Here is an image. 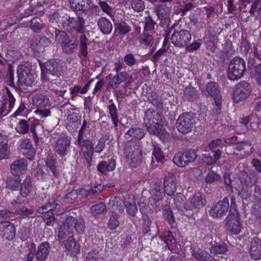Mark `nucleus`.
<instances>
[{
    "label": "nucleus",
    "instance_id": "f257e3e1",
    "mask_svg": "<svg viewBox=\"0 0 261 261\" xmlns=\"http://www.w3.org/2000/svg\"><path fill=\"white\" fill-rule=\"evenodd\" d=\"M66 227L68 231L69 235L71 234L68 237L66 243V251L70 252L72 255H75L80 251V246L76 242L75 240L73 238L72 234L74 230L79 233L83 232L85 224L83 219L81 218H77L74 217L72 214L76 215V213L71 210L66 212Z\"/></svg>",
    "mask_w": 261,
    "mask_h": 261
},
{
    "label": "nucleus",
    "instance_id": "f03ea898",
    "mask_svg": "<svg viewBox=\"0 0 261 261\" xmlns=\"http://www.w3.org/2000/svg\"><path fill=\"white\" fill-rule=\"evenodd\" d=\"M161 120V116L156 111L151 109L145 111L144 124L148 132L164 139L169 135L159 124Z\"/></svg>",
    "mask_w": 261,
    "mask_h": 261
},
{
    "label": "nucleus",
    "instance_id": "7ed1b4c3",
    "mask_svg": "<svg viewBox=\"0 0 261 261\" xmlns=\"http://www.w3.org/2000/svg\"><path fill=\"white\" fill-rule=\"evenodd\" d=\"M124 154L128 165L132 168L139 166L143 159V151L140 142L130 140L124 145Z\"/></svg>",
    "mask_w": 261,
    "mask_h": 261
},
{
    "label": "nucleus",
    "instance_id": "20e7f679",
    "mask_svg": "<svg viewBox=\"0 0 261 261\" xmlns=\"http://www.w3.org/2000/svg\"><path fill=\"white\" fill-rule=\"evenodd\" d=\"M65 63L59 60H51L47 61L43 65H41V77L43 81L49 80V75L59 77L64 76Z\"/></svg>",
    "mask_w": 261,
    "mask_h": 261
},
{
    "label": "nucleus",
    "instance_id": "39448f33",
    "mask_svg": "<svg viewBox=\"0 0 261 261\" xmlns=\"http://www.w3.org/2000/svg\"><path fill=\"white\" fill-rule=\"evenodd\" d=\"M231 205L229 215L226 220V227L230 232L237 234L240 233L241 229V223L239 212L237 210L233 197L231 198Z\"/></svg>",
    "mask_w": 261,
    "mask_h": 261
},
{
    "label": "nucleus",
    "instance_id": "423d86ee",
    "mask_svg": "<svg viewBox=\"0 0 261 261\" xmlns=\"http://www.w3.org/2000/svg\"><path fill=\"white\" fill-rule=\"evenodd\" d=\"M246 69L245 61L241 58L235 57L229 64L227 77L231 81L239 79L243 76Z\"/></svg>",
    "mask_w": 261,
    "mask_h": 261
},
{
    "label": "nucleus",
    "instance_id": "0eeeda50",
    "mask_svg": "<svg viewBox=\"0 0 261 261\" xmlns=\"http://www.w3.org/2000/svg\"><path fill=\"white\" fill-rule=\"evenodd\" d=\"M202 92L205 96H210L213 99L216 107V113L220 114L221 111L222 96L218 83L215 82H208Z\"/></svg>",
    "mask_w": 261,
    "mask_h": 261
},
{
    "label": "nucleus",
    "instance_id": "6e6552de",
    "mask_svg": "<svg viewBox=\"0 0 261 261\" xmlns=\"http://www.w3.org/2000/svg\"><path fill=\"white\" fill-rule=\"evenodd\" d=\"M195 123L194 115L191 113H184L179 115L176 124L179 132L182 134H187L192 130Z\"/></svg>",
    "mask_w": 261,
    "mask_h": 261
},
{
    "label": "nucleus",
    "instance_id": "1a4fd4ad",
    "mask_svg": "<svg viewBox=\"0 0 261 261\" xmlns=\"http://www.w3.org/2000/svg\"><path fill=\"white\" fill-rule=\"evenodd\" d=\"M251 92V87L249 83L242 81L235 86L232 99L236 103L244 101L248 98Z\"/></svg>",
    "mask_w": 261,
    "mask_h": 261
},
{
    "label": "nucleus",
    "instance_id": "9d476101",
    "mask_svg": "<svg viewBox=\"0 0 261 261\" xmlns=\"http://www.w3.org/2000/svg\"><path fill=\"white\" fill-rule=\"evenodd\" d=\"M28 64L20 65L17 67L18 82L21 85L31 86L34 82V76Z\"/></svg>",
    "mask_w": 261,
    "mask_h": 261
},
{
    "label": "nucleus",
    "instance_id": "9b49d317",
    "mask_svg": "<svg viewBox=\"0 0 261 261\" xmlns=\"http://www.w3.org/2000/svg\"><path fill=\"white\" fill-rule=\"evenodd\" d=\"M191 34L187 30L174 31L171 37L172 43L176 47L186 46L191 40Z\"/></svg>",
    "mask_w": 261,
    "mask_h": 261
},
{
    "label": "nucleus",
    "instance_id": "f8f14e48",
    "mask_svg": "<svg viewBox=\"0 0 261 261\" xmlns=\"http://www.w3.org/2000/svg\"><path fill=\"white\" fill-rule=\"evenodd\" d=\"M228 209L229 200L228 197H225L212 207L210 211V215L213 218H221L226 215Z\"/></svg>",
    "mask_w": 261,
    "mask_h": 261
},
{
    "label": "nucleus",
    "instance_id": "ddd939ff",
    "mask_svg": "<svg viewBox=\"0 0 261 261\" xmlns=\"http://www.w3.org/2000/svg\"><path fill=\"white\" fill-rule=\"evenodd\" d=\"M206 203L205 196L200 193H197L190 198V203H186L185 210L198 212Z\"/></svg>",
    "mask_w": 261,
    "mask_h": 261
},
{
    "label": "nucleus",
    "instance_id": "4468645a",
    "mask_svg": "<svg viewBox=\"0 0 261 261\" xmlns=\"http://www.w3.org/2000/svg\"><path fill=\"white\" fill-rule=\"evenodd\" d=\"M76 143L80 147L83 156L87 163L91 166L94 152V146L92 141L89 139H84L80 141H76Z\"/></svg>",
    "mask_w": 261,
    "mask_h": 261
},
{
    "label": "nucleus",
    "instance_id": "2eb2a0df",
    "mask_svg": "<svg viewBox=\"0 0 261 261\" xmlns=\"http://www.w3.org/2000/svg\"><path fill=\"white\" fill-rule=\"evenodd\" d=\"M0 236L8 241H12L15 237V227L13 224L6 221L0 223Z\"/></svg>",
    "mask_w": 261,
    "mask_h": 261
},
{
    "label": "nucleus",
    "instance_id": "dca6fc26",
    "mask_svg": "<svg viewBox=\"0 0 261 261\" xmlns=\"http://www.w3.org/2000/svg\"><path fill=\"white\" fill-rule=\"evenodd\" d=\"M19 146L23 150L24 156L30 161H33L36 154V151L31 140L28 138L21 140Z\"/></svg>",
    "mask_w": 261,
    "mask_h": 261
},
{
    "label": "nucleus",
    "instance_id": "f3484780",
    "mask_svg": "<svg viewBox=\"0 0 261 261\" xmlns=\"http://www.w3.org/2000/svg\"><path fill=\"white\" fill-rule=\"evenodd\" d=\"M28 166L27 160L24 159L16 160L10 166V170L13 175H18L24 174Z\"/></svg>",
    "mask_w": 261,
    "mask_h": 261
},
{
    "label": "nucleus",
    "instance_id": "a211bd4d",
    "mask_svg": "<svg viewBox=\"0 0 261 261\" xmlns=\"http://www.w3.org/2000/svg\"><path fill=\"white\" fill-rule=\"evenodd\" d=\"M67 30H74L79 33H83L85 30L84 19L80 16L70 17L68 20Z\"/></svg>",
    "mask_w": 261,
    "mask_h": 261
},
{
    "label": "nucleus",
    "instance_id": "6ab92c4d",
    "mask_svg": "<svg viewBox=\"0 0 261 261\" xmlns=\"http://www.w3.org/2000/svg\"><path fill=\"white\" fill-rule=\"evenodd\" d=\"M190 250L192 256L199 261H217L207 252L199 248L191 247Z\"/></svg>",
    "mask_w": 261,
    "mask_h": 261
},
{
    "label": "nucleus",
    "instance_id": "aec40b11",
    "mask_svg": "<svg viewBox=\"0 0 261 261\" xmlns=\"http://www.w3.org/2000/svg\"><path fill=\"white\" fill-rule=\"evenodd\" d=\"M177 181L176 177L171 174L167 175L164 179L165 192L168 196L173 195L176 190Z\"/></svg>",
    "mask_w": 261,
    "mask_h": 261
},
{
    "label": "nucleus",
    "instance_id": "412c9836",
    "mask_svg": "<svg viewBox=\"0 0 261 261\" xmlns=\"http://www.w3.org/2000/svg\"><path fill=\"white\" fill-rule=\"evenodd\" d=\"M70 7L75 12L87 11L91 4V0H69Z\"/></svg>",
    "mask_w": 261,
    "mask_h": 261
},
{
    "label": "nucleus",
    "instance_id": "4be33fe9",
    "mask_svg": "<svg viewBox=\"0 0 261 261\" xmlns=\"http://www.w3.org/2000/svg\"><path fill=\"white\" fill-rule=\"evenodd\" d=\"M250 254L254 260L261 258V240L257 238H253L251 242Z\"/></svg>",
    "mask_w": 261,
    "mask_h": 261
},
{
    "label": "nucleus",
    "instance_id": "5701e85b",
    "mask_svg": "<svg viewBox=\"0 0 261 261\" xmlns=\"http://www.w3.org/2000/svg\"><path fill=\"white\" fill-rule=\"evenodd\" d=\"M128 76V74L125 71L117 73L109 82L107 88L116 89L121 83L127 79Z\"/></svg>",
    "mask_w": 261,
    "mask_h": 261
},
{
    "label": "nucleus",
    "instance_id": "b1692460",
    "mask_svg": "<svg viewBox=\"0 0 261 261\" xmlns=\"http://www.w3.org/2000/svg\"><path fill=\"white\" fill-rule=\"evenodd\" d=\"M4 102L0 101V116L5 115L3 114L5 111H7L6 114L11 111L14 107L15 99L13 95L9 92L7 97L4 99Z\"/></svg>",
    "mask_w": 261,
    "mask_h": 261
},
{
    "label": "nucleus",
    "instance_id": "393cba45",
    "mask_svg": "<svg viewBox=\"0 0 261 261\" xmlns=\"http://www.w3.org/2000/svg\"><path fill=\"white\" fill-rule=\"evenodd\" d=\"M33 186L31 178L29 175L26 176L25 178L21 181L19 190L21 196L24 198L29 196L32 191Z\"/></svg>",
    "mask_w": 261,
    "mask_h": 261
},
{
    "label": "nucleus",
    "instance_id": "a878e982",
    "mask_svg": "<svg viewBox=\"0 0 261 261\" xmlns=\"http://www.w3.org/2000/svg\"><path fill=\"white\" fill-rule=\"evenodd\" d=\"M50 248L47 242L42 243L38 247L36 253V259L40 261L45 260L49 254Z\"/></svg>",
    "mask_w": 261,
    "mask_h": 261
},
{
    "label": "nucleus",
    "instance_id": "bb28decb",
    "mask_svg": "<svg viewBox=\"0 0 261 261\" xmlns=\"http://www.w3.org/2000/svg\"><path fill=\"white\" fill-rule=\"evenodd\" d=\"M32 102L34 106L38 108H43L50 106L49 98L42 94H36L32 97Z\"/></svg>",
    "mask_w": 261,
    "mask_h": 261
},
{
    "label": "nucleus",
    "instance_id": "cd10ccee",
    "mask_svg": "<svg viewBox=\"0 0 261 261\" xmlns=\"http://www.w3.org/2000/svg\"><path fill=\"white\" fill-rule=\"evenodd\" d=\"M97 25L101 32L105 35L110 34L113 30L112 22L105 17H100L97 21Z\"/></svg>",
    "mask_w": 261,
    "mask_h": 261
},
{
    "label": "nucleus",
    "instance_id": "c85d7f7f",
    "mask_svg": "<svg viewBox=\"0 0 261 261\" xmlns=\"http://www.w3.org/2000/svg\"><path fill=\"white\" fill-rule=\"evenodd\" d=\"M6 184L8 189L18 191L21 184V180L18 175L10 176L7 178Z\"/></svg>",
    "mask_w": 261,
    "mask_h": 261
},
{
    "label": "nucleus",
    "instance_id": "c756f323",
    "mask_svg": "<svg viewBox=\"0 0 261 261\" xmlns=\"http://www.w3.org/2000/svg\"><path fill=\"white\" fill-rule=\"evenodd\" d=\"M153 10L160 19L168 18L171 11V9L165 4L156 5L154 6Z\"/></svg>",
    "mask_w": 261,
    "mask_h": 261
},
{
    "label": "nucleus",
    "instance_id": "7c9ffc66",
    "mask_svg": "<svg viewBox=\"0 0 261 261\" xmlns=\"http://www.w3.org/2000/svg\"><path fill=\"white\" fill-rule=\"evenodd\" d=\"M109 205L112 207L113 212L116 213H122L125 206L123 200L118 197H114L111 198L109 201Z\"/></svg>",
    "mask_w": 261,
    "mask_h": 261
},
{
    "label": "nucleus",
    "instance_id": "2f4dec72",
    "mask_svg": "<svg viewBox=\"0 0 261 261\" xmlns=\"http://www.w3.org/2000/svg\"><path fill=\"white\" fill-rule=\"evenodd\" d=\"M142 232L144 234H148L149 236H155L153 232V229L154 227L152 226V223L151 219L146 215H144L142 216Z\"/></svg>",
    "mask_w": 261,
    "mask_h": 261
},
{
    "label": "nucleus",
    "instance_id": "473e14b6",
    "mask_svg": "<svg viewBox=\"0 0 261 261\" xmlns=\"http://www.w3.org/2000/svg\"><path fill=\"white\" fill-rule=\"evenodd\" d=\"M160 238L166 244L169 250H173L176 246V241L173 233L170 231H165Z\"/></svg>",
    "mask_w": 261,
    "mask_h": 261
},
{
    "label": "nucleus",
    "instance_id": "72a5a7b5",
    "mask_svg": "<svg viewBox=\"0 0 261 261\" xmlns=\"http://www.w3.org/2000/svg\"><path fill=\"white\" fill-rule=\"evenodd\" d=\"M199 94L195 88L188 86L184 90V97L188 101H194L199 98Z\"/></svg>",
    "mask_w": 261,
    "mask_h": 261
},
{
    "label": "nucleus",
    "instance_id": "f704fd0d",
    "mask_svg": "<svg viewBox=\"0 0 261 261\" xmlns=\"http://www.w3.org/2000/svg\"><path fill=\"white\" fill-rule=\"evenodd\" d=\"M93 81L94 80L93 79L90 80L82 89H81V87L80 86H75L73 88H71L70 90L71 91V97L73 98L74 96L77 95L79 93H86L88 92L89 87Z\"/></svg>",
    "mask_w": 261,
    "mask_h": 261
},
{
    "label": "nucleus",
    "instance_id": "c9c22d12",
    "mask_svg": "<svg viewBox=\"0 0 261 261\" xmlns=\"http://www.w3.org/2000/svg\"><path fill=\"white\" fill-rule=\"evenodd\" d=\"M162 189L161 184H156L150 190V194L154 200L159 201L163 199L164 194L162 192Z\"/></svg>",
    "mask_w": 261,
    "mask_h": 261
},
{
    "label": "nucleus",
    "instance_id": "e433bc0d",
    "mask_svg": "<svg viewBox=\"0 0 261 261\" xmlns=\"http://www.w3.org/2000/svg\"><path fill=\"white\" fill-rule=\"evenodd\" d=\"M29 122L27 120L24 119L20 120L15 127L17 133L23 135L28 133L29 132Z\"/></svg>",
    "mask_w": 261,
    "mask_h": 261
},
{
    "label": "nucleus",
    "instance_id": "4c0bfd02",
    "mask_svg": "<svg viewBox=\"0 0 261 261\" xmlns=\"http://www.w3.org/2000/svg\"><path fill=\"white\" fill-rule=\"evenodd\" d=\"M126 134L138 139H141L145 136L146 133L142 129L135 127L129 129Z\"/></svg>",
    "mask_w": 261,
    "mask_h": 261
},
{
    "label": "nucleus",
    "instance_id": "58836bf2",
    "mask_svg": "<svg viewBox=\"0 0 261 261\" xmlns=\"http://www.w3.org/2000/svg\"><path fill=\"white\" fill-rule=\"evenodd\" d=\"M55 150L58 154L63 156L65 154V139L64 138L58 139L55 145Z\"/></svg>",
    "mask_w": 261,
    "mask_h": 261
},
{
    "label": "nucleus",
    "instance_id": "ea45409f",
    "mask_svg": "<svg viewBox=\"0 0 261 261\" xmlns=\"http://www.w3.org/2000/svg\"><path fill=\"white\" fill-rule=\"evenodd\" d=\"M154 148L152 154L157 162L163 163L165 160V155L161 149L157 145H153Z\"/></svg>",
    "mask_w": 261,
    "mask_h": 261
},
{
    "label": "nucleus",
    "instance_id": "a19ab883",
    "mask_svg": "<svg viewBox=\"0 0 261 261\" xmlns=\"http://www.w3.org/2000/svg\"><path fill=\"white\" fill-rule=\"evenodd\" d=\"M44 166L46 167L48 170L50 169L54 176H58L59 175V172L57 169L56 161L54 159L49 157L47 158Z\"/></svg>",
    "mask_w": 261,
    "mask_h": 261
},
{
    "label": "nucleus",
    "instance_id": "79ce46f5",
    "mask_svg": "<svg viewBox=\"0 0 261 261\" xmlns=\"http://www.w3.org/2000/svg\"><path fill=\"white\" fill-rule=\"evenodd\" d=\"M185 156L184 152H179L175 155L173 161L178 166L185 167L188 165L187 162H186V158Z\"/></svg>",
    "mask_w": 261,
    "mask_h": 261
},
{
    "label": "nucleus",
    "instance_id": "37998d69",
    "mask_svg": "<svg viewBox=\"0 0 261 261\" xmlns=\"http://www.w3.org/2000/svg\"><path fill=\"white\" fill-rule=\"evenodd\" d=\"M91 211L94 215L102 214L107 212V208L104 203L100 202L93 205L91 208Z\"/></svg>",
    "mask_w": 261,
    "mask_h": 261
},
{
    "label": "nucleus",
    "instance_id": "c03bdc74",
    "mask_svg": "<svg viewBox=\"0 0 261 261\" xmlns=\"http://www.w3.org/2000/svg\"><path fill=\"white\" fill-rule=\"evenodd\" d=\"M36 176L38 179H48L50 174L47 168L44 166L39 167L36 172Z\"/></svg>",
    "mask_w": 261,
    "mask_h": 261
},
{
    "label": "nucleus",
    "instance_id": "a18cd8bd",
    "mask_svg": "<svg viewBox=\"0 0 261 261\" xmlns=\"http://www.w3.org/2000/svg\"><path fill=\"white\" fill-rule=\"evenodd\" d=\"M55 40L58 44H61L63 49L65 45V32L60 30H56Z\"/></svg>",
    "mask_w": 261,
    "mask_h": 261
},
{
    "label": "nucleus",
    "instance_id": "49530a36",
    "mask_svg": "<svg viewBox=\"0 0 261 261\" xmlns=\"http://www.w3.org/2000/svg\"><path fill=\"white\" fill-rule=\"evenodd\" d=\"M43 28L41 20L39 18H34L32 19L30 28L35 32H39Z\"/></svg>",
    "mask_w": 261,
    "mask_h": 261
},
{
    "label": "nucleus",
    "instance_id": "de8ad7c7",
    "mask_svg": "<svg viewBox=\"0 0 261 261\" xmlns=\"http://www.w3.org/2000/svg\"><path fill=\"white\" fill-rule=\"evenodd\" d=\"M118 218L119 216L116 213L113 212L108 223V227L110 229H115L119 225Z\"/></svg>",
    "mask_w": 261,
    "mask_h": 261
},
{
    "label": "nucleus",
    "instance_id": "09e8293b",
    "mask_svg": "<svg viewBox=\"0 0 261 261\" xmlns=\"http://www.w3.org/2000/svg\"><path fill=\"white\" fill-rule=\"evenodd\" d=\"M58 239L62 246L65 247V223H63L60 226L58 232Z\"/></svg>",
    "mask_w": 261,
    "mask_h": 261
},
{
    "label": "nucleus",
    "instance_id": "8fccbe9b",
    "mask_svg": "<svg viewBox=\"0 0 261 261\" xmlns=\"http://www.w3.org/2000/svg\"><path fill=\"white\" fill-rule=\"evenodd\" d=\"M139 41L141 44L148 46H151L154 43L152 36L145 33L141 35Z\"/></svg>",
    "mask_w": 261,
    "mask_h": 261
},
{
    "label": "nucleus",
    "instance_id": "3c124183",
    "mask_svg": "<svg viewBox=\"0 0 261 261\" xmlns=\"http://www.w3.org/2000/svg\"><path fill=\"white\" fill-rule=\"evenodd\" d=\"M185 198L180 194H177L174 199V203L175 204L176 207L178 209L180 210L182 207L185 209V206L186 203H185Z\"/></svg>",
    "mask_w": 261,
    "mask_h": 261
},
{
    "label": "nucleus",
    "instance_id": "603ef678",
    "mask_svg": "<svg viewBox=\"0 0 261 261\" xmlns=\"http://www.w3.org/2000/svg\"><path fill=\"white\" fill-rule=\"evenodd\" d=\"M130 5L136 11L141 12L144 9L145 5L142 0H130Z\"/></svg>",
    "mask_w": 261,
    "mask_h": 261
},
{
    "label": "nucleus",
    "instance_id": "864d4df0",
    "mask_svg": "<svg viewBox=\"0 0 261 261\" xmlns=\"http://www.w3.org/2000/svg\"><path fill=\"white\" fill-rule=\"evenodd\" d=\"M211 250L215 254H223L227 251V246L224 243L214 245Z\"/></svg>",
    "mask_w": 261,
    "mask_h": 261
},
{
    "label": "nucleus",
    "instance_id": "5fc2aeb1",
    "mask_svg": "<svg viewBox=\"0 0 261 261\" xmlns=\"http://www.w3.org/2000/svg\"><path fill=\"white\" fill-rule=\"evenodd\" d=\"M68 125L75 127L79 124V116L76 113H70L67 118Z\"/></svg>",
    "mask_w": 261,
    "mask_h": 261
},
{
    "label": "nucleus",
    "instance_id": "6e6d98bb",
    "mask_svg": "<svg viewBox=\"0 0 261 261\" xmlns=\"http://www.w3.org/2000/svg\"><path fill=\"white\" fill-rule=\"evenodd\" d=\"M127 213L130 216H135L138 212V208L135 202L133 201L132 202H127L125 204Z\"/></svg>",
    "mask_w": 261,
    "mask_h": 261
},
{
    "label": "nucleus",
    "instance_id": "4d7b16f0",
    "mask_svg": "<svg viewBox=\"0 0 261 261\" xmlns=\"http://www.w3.org/2000/svg\"><path fill=\"white\" fill-rule=\"evenodd\" d=\"M87 42V39L86 36L82 35L80 38V49L81 54L85 57L88 55Z\"/></svg>",
    "mask_w": 261,
    "mask_h": 261
},
{
    "label": "nucleus",
    "instance_id": "13d9d810",
    "mask_svg": "<svg viewBox=\"0 0 261 261\" xmlns=\"http://www.w3.org/2000/svg\"><path fill=\"white\" fill-rule=\"evenodd\" d=\"M223 142L221 139H217L212 141L208 144V148L210 150L214 151V150L222 148Z\"/></svg>",
    "mask_w": 261,
    "mask_h": 261
},
{
    "label": "nucleus",
    "instance_id": "bf43d9fd",
    "mask_svg": "<svg viewBox=\"0 0 261 261\" xmlns=\"http://www.w3.org/2000/svg\"><path fill=\"white\" fill-rule=\"evenodd\" d=\"M220 176L216 172L211 171L206 175L205 181L207 184H211L220 179Z\"/></svg>",
    "mask_w": 261,
    "mask_h": 261
},
{
    "label": "nucleus",
    "instance_id": "052dcab7",
    "mask_svg": "<svg viewBox=\"0 0 261 261\" xmlns=\"http://www.w3.org/2000/svg\"><path fill=\"white\" fill-rule=\"evenodd\" d=\"M108 139L109 136L105 135L99 139L95 148V152L96 153H99L102 152L105 147L106 142Z\"/></svg>",
    "mask_w": 261,
    "mask_h": 261
},
{
    "label": "nucleus",
    "instance_id": "680f3d73",
    "mask_svg": "<svg viewBox=\"0 0 261 261\" xmlns=\"http://www.w3.org/2000/svg\"><path fill=\"white\" fill-rule=\"evenodd\" d=\"M117 30L120 35H125L131 31V28L125 22H121L116 25Z\"/></svg>",
    "mask_w": 261,
    "mask_h": 261
},
{
    "label": "nucleus",
    "instance_id": "e2e57ef3",
    "mask_svg": "<svg viewBox=\"0 0 261 261\" xmlns=\"http://www.w3.org/2000/svg\"><path fill=\"white\" fill-rule=\"evenodd\" d=\"M57 205H55L54 202L51 203V202H49L47 203L46 205H43L42 206L39 207L37 210V212L40 214H44L50 211H52L54 209L56 208Z\"/></svg>",
    "mask_w": 261,
    "mask_h": 261
},
{
    "label": "nucleus",
    "instance_id": "0e129e2a",
    "mask_svg": "<svg viewBox=\"0 0 261 261\" xmlns=\"http://www.w3.org/2000/svg\"><path fill=\"white\" fill-rule=\"evenodd\" d=\"M184 153L186 158V162H187L188 164L189 163L194 162L197 158L196 151L194 149L187 150Z\"/></svg>",
    "mask_w": 261,
    "mask_h": 261
},
{
    "label": "nucleus",
    "instance_id": "69168bd1",
    "mask_svg": "<svg viewBox=\"0 0 261 261\" xmlns=\"http://www.w3.org/2000/svg\"><path fill=\"white\" fill-rule=\"evenodd\" d=\"M77 45V42L76 38L74 37H72L70 40H68L66 38V47L68 48V49L66 52L71 53L73 50L76 47Z\"/></svg>",
    "mask_w": 261,
    "mask_h": 261
},
{
    "label": "nucleus",
    "instance_id": "338daca9",
    "mask_svg": "<svg viewBox=\"0 0 261 261\" xmlns=\"http://www.w3.org/2000/svg\"><path fill=\"white\" fill-rule=\"evenodd\" d=\"M34 112L40 118L47 117L50 114L49 110L45 108H38Z\"/></svg>",
    "mask_w": 261,
    "mask_h": 261
},
{
    "label": "nucleus",
    "instance_id": "774afa93",
    "mask_svg": "<svg viewBox=\"0 0 261 261\" xmlns=\"http://www.w3.org/2000/svg\"><path fill=\"white\" fill-rule=\"evenodd\" d=\"M123 61L127 66H132L136 64V60L135 58L134 55L129 53L124 56Z\"/></svg>",
    "mask_w": 261,
    "mask_h": 261
}]
</instances>
